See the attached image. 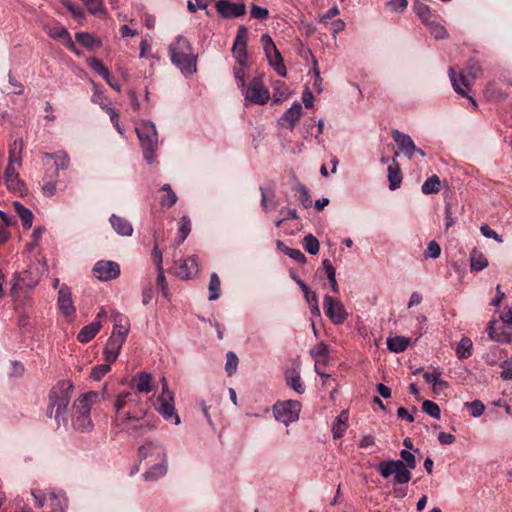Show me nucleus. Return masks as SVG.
<instances>
[{"label": "nucleus", "mask_w": 512, "mask_h": 512, "mask_svg": "<svg viewBox=\"0 0 512 512\" xmlns=\"http://www.w3.org/2000/svg\"><path fill=\"white\" fill-rule=\"evenodd\" d=\"M413 8L417 16L426 26L430 25L431 21H434V15L432 14L428 5L417 1L414 3Z\"/></svg>", "instance_id": "f704fd0d"}, {"label": "nucleus", "mask_w": 512, "mask_h": 512, "mask_svg": "<svg viewBox=\"0 0 512 512\" xmlns=\"http://www.w3.org/2000/svg\"><path fill=\"white\" fill-rule=\"evenodd\" d=\"M102 323L100 321H94L84 326L77 335V340L80 343L90 342L101 330Z\"/></svg>", "instance_id": "a878e982"}, {"label": "nucleus", "mask_w": 512, "mask_h": 512, "mask_svg": "<svg viewBox=\"0 0 512 512\" xmlns=\"http://www.w3.org/2000/svg\"><path fill=\"white\" fill-rule=\"evenodd\" d=\"M440 179L438 176L433 175L425 180L422 184V192L424 194H436L440 190Z\"/></svg>", "instance_id": "c03bdc74"}, {"label": "nucleus", "mask_w": 512, "mask_h": 512, "mask_svg": "<svg viewBox=\"0 0 512 512\" xmlns=\"http://www.w3.org/2000/svg\"><path fill=\"white\" fill-rule=\"evenodd\" d=\"M290 95L289 89L284 82L278 81L273 89V100L280 103L288 99Z\"/></svg>", "instance_id": "49530a36"}, {"label": "nucleus", "mask_w": 512, "mask_h": 512, "mask_svg": "<svg viewBox=\"0 0 512 512\" xmlns=\"http://www.w3.org/2000/svg\"><path fill=\"white\" fill-rule=\"evenodd\" d=\"M487 266H488V260L485 257V255L482 252L474 249L471 252V256H470L471 270L478 272V271L485 269Z\"/></svg>", "instance_id": "c9c22d12"}, {"label": "nucleus", "mask_w": 512, "mask_h": 512, "mask_svg": "<svg viewBox=\"0 0 512 512\" xmlns=\"http://www.w3.org/2000/svg\"><path fill=\"white\" fill-rule=\"evenodd\" d=\"M93 274L101 281L113 280L120 275V267L114 261H98L93 268Z\"/></svg>", "instance_id": "f3484780"}, {"label": "nucleus", "mask_w": 512, "mask_h": 512, "mask_svg": "<svg viewBox=\"0 0 512 512\" xmlns=\"http://www.w3.org/2000/svg\"><path fill=\"white\" fill-rule=\"evenodd\" d=\"M13 206L15 208L16 213L22 221L23 227L25 229H30L33 223L32 212L18 201H15L13 203Z\"/></svg>", "instance_id": "2f4dec72"}, {"label": "nucleus", "mask_w": 512, "mask_h": 512, "mask_svg": "<svg viewBox=\"0 0 512 512\" xmlns=\"http://www.w3.org/2000/svg\"><path fill=\"white\" fill-rule=\"evenodd\" d=\"M441 254V248L440 245L435 241L432 240L428 243L427 249L424 252V258H438Z\"/></svg>", "instance_id": "e2e57ef3"}, {"label": "nucleus", "mask_w": 512, "mask_h": 512, "mask_svg": "<svg viewBox=\"0 0 512 512\" xmlns=\"http://www.w3.org/2000/svg\"><path fill=\"white\" fill-rule=\"evenodd\" d=\"M221 282L216 273H212L209 282V300L214 301L220 297Z\"/></svg>", "instance_id": "37998d69"}, {"label": "nucleus", "mask_w": 512, "mask_h": 512, "mask_svg": "<svg viewBox=\"0 0 512 512\" xmlns=\"http://www.w3.org/2000/svg\"><path fill=\"white\" fill-rule=\"evenodd\" d=\"M238 357L237 355L232 352V351H229L226 355V365H225V370L228 374V376H231L233 373H235L236 369H237V366H238Z\"/></svg>", "instance_id": "13d9d810"}, {"label": "nucleus", "mask_w": 512, "mask_h": 512, "mask_svg": "<svg viewBox=\"0 0 512 512\" xmlns=\"http://www.w3.org/2000/svg\"><path fill=\"white\" fill-rule=\"evenodd\" d=\"M110 319L113 322L111 336L126 340L130 331L129 318L125 314L114 310L110 314Z\"/></svg>", "instance_id": "6ab92c4d"}, {"label": "nucleus", "mask_w": 512, "mask_h": 512, "mask_svg": "<svg viewBox=\"0 0 512 512\" xmlns=\"http://www.w3.org/2000/svg\"><path fill=\"white\" fill-rule=\"evenodd\" d=\"M465 71L472 80H475L482 75L483 69L478 61L471 59L467 62Z\"/></svg>", "instance_id": "3c124183"}, {"label": "nucleus", "mask_w": 512, "mask_h": 512, "mask_svg": "<svg viewBox=\"0 0 512 512\" xmlns=\"http://www.w3.org/2000/svg\"><path fill=\"white\" fill-rule=\"evenodd\" d=\"M57 306L61 314L69 322L74 320L76 308L72 299L71 289L66 284H62L58 290Z\"/></svg>", "instance_id": "f8f14e48"}, {"label": "nucleus", "mask_w": 512, "mask_h": 512, "mask_svg": "<svg viewBox=\"0 0 512 512\" xmlns=\"http://www.w3.org/2000/svg\"><path fill=\"white\" fill-rule=\"evenodd\" d=\"M131 420L126 422L125 424L120 425L121 429L127 432L130 436L138 438L145 435L147 432L151 431L155 424L150 420Z\"/></svg>", "instance_id": "aec40b11"}, {"label": "nucleus", "mask_w": 512, "mask_h": 512, "mask_svg": "<svg viewBox=\"0 0 512 512\" xmlns=\"http://www.w3.org/2000/svg\"><path fill=\"white\" fill-rule=\"evenodd\" d=\"M401 460H384L378 464L380 475L387 479L394 475L396 484H407L412 478V470L416 467V458L408 450H401Z\"/></svg>", "instance_id": "7ed1b4c3"}, {"label": "nucleus", "mask_w": 512, "mask_h": 512, "mask_svg": "<svg viewBox=\"0 0 512 512\" xmlns=\"http://www.w3.org/2000/svg\"><path fill=\"white\" fill-rule=\"evenodd\" d=\"M172 63L180 69L184 75H192L197 71V54L194 53L190 41L178 36L169 46Z\"/></svg>", "instance_id": "20e7f679"}, {"label": "nucleus", "mask_w": 512, "mask_h": 512, "mask_svg": "<svg viewBox=\"0 0 512 512\" xmlns=\"http://www.w3.org/2000/svg\"><path fill=\"white\" fill-rule=\"evenodd\" d=\"M89 13L99 18L107 17V10L104 7L103 0H81Z\"/></svg>", "instance_id": "473e14b6"}, {"label": "nucleus", "mask_w": 512, "mask_h": 512, "mask_svg": "<svg viewBox=\"0 0 512 512\" xmlns=\"http://www.w3.org/2000/svg\"><path fill=\"white\" fill-rule=\"evenodd\" d=\"M464 405H465V407H467L470 410L471 415L473 417L481 416L485 410V406L480 400L466 402Z\"/></svg>", "instance_id": "052dcab7"}, {"label": "nucleus", "mask_w": 512, "mask_h": 512, "mask_svg": "<svg viewBox=\"0 0 512 512\" xmlns=\"http://www.w3.org/2000/svg\"><path fill=\"white\" fill-rule=\"evenodd\" d=\"M110 224L111 226L113 227V229L115 230V232L121 236H131L132 233H133V227L131 225V223L121 217V216H118L116 214H112L110 216Z\"/></svg>", "instance_id": "393cba45"}, {"label": "nucleus", "mask_w": 512, "mask_h": 512, "mask_svg": "<svg viewBox=\"0 0 512 512\" xmlns=\"http://www.w3.org/2000/svg\"><path fill=\"white\" fill-rule=\"evenodd\" d=\"M302 115V106L299 102H294L293 105L283 114L280 121L288 123L287 127L292 130Z\"/></svg>", "instance_id": "cd10ccee"}, {"label": "nucleus", "mask_w": 512, "mask_h": 512, "mask_svg": "<svg viewBox=\"0 0 512 512\" xmlns=\"http://www.w3.org/2000/svg\"><path fill=\"white\" fill-rule=\"evenodd\" d=\"M301 404L297 400H288L276 403L273 406V413L276 420L288 425L299 418Z\"/></svg>", "instance_id": "1a4fd4ad"}, {"label": "nucleus", "mask_w": 512, "mask_h": 512, "mask_svg": "<svg viewBox=\"0 0 512 512\" xmlns=\"http://www.w3.org/2000/svg\"><path fill=\"white\" fill-rule=\"evenodd\" d=\"M448 75L451 80L454 91L460 94L461 96L468 98L471 105L474 107V109H476L478 107V104L476 100L469 95L471 84L469 83L465 74L463 72H460L457 76L454 68L450 67L448 70Z\"/></svg>", "instance_id": "4468645a"}, {"label": "nucleus", "mask_w": 512, "mask_h": 512, "mask_svg": "<svg viewBox=\"0 0 512 512\" xmlns=\"http://www.w3.org/2000/svg\"><path fill=\"white\" fill-rule=\"evenodd\" d=\"M388 180L389 188L395 190L400 187L402 182V174L395 157L392 159V163L388 166Z\"/></svg>", "instance_id": "c756f323"}, {"label": "nucleus", "mask_w": 512, "mask_h": 512, "mask_svg": "<svg viewBox=\"0 0 512 512\" xmlns=\"http://www.w3.org/2000/svg\"><path fill=\"white\" fill-rule=\"evenodd\" d=\"M175 274L182 280H189L198 274V262L195 256L180 259L175 264Z\"/></svg>", "instance_id": "a211bd4d"}, {"label": "nucleus", "mask_w": 512, "mask_h": 512, "mask_svg": "<svg viewBox=\"0 0 512 512\" xmlns=\"http://www.w3.org/2000/svg\"><path fill=\"white\" fill-rule=\"evenodd\" d=\"M89 13L99 18L107 17V10L104 7L103 0H81Z\"/></svg>", "instance_id": "72a5a7b5"}, {"label": "nucleus", "mask_w": 512, "mask_h": 512, "mask_svg": "<svg viewBox=\"0 0 512 512\" xmlns=\"http://www.w3.org/2000/svg\"><path fill=\"white\" fill-rule=\"evenodd\" d=\"M110 364L106 362L105 364L96 365L93 367L90 377L95 381H100L111 370Z\"/></svg>", "instance_id": "4d7b16f0"}, {"label": "nucleus", "mask_w": 512, "mask_h": 512, "mask_svg": "<svg viewBox=\"0 0 512 512\" xmlns=\"http://www.w3.org/2000/svg\"><path fill=\"white\" fill-rule=\"evenodd\" d=\"M422 410L426 414H428L429 416H431L435 419L440 418V415H441L440 407L438 406V404H436L435 402H433L431 400H425L422 403Z\"/></svg>", "instance_id": "864d4df0"}, {"label": "nucleus", "mask_w": 512, "mask_h": 512, "mask_svg": "<svg viewBox=\"0 0 512 512\" xmlns=\"http://www.w3.org/2000/svg\"><path fill=\"white\" fill-rule=\"evenodd\" d=\"M348 411L343 410L336 417L334 422L332 423V433L334 439H340L344 436L347 427H348Z\"/></svg>", "instance_id": "bb28decb"}, {"label": "nucleus", "mask_w": 512, "mask_h": 512, "mask_svg": "<svg viewBox=\"0 0 512 512\" xmlns=\"http://www.w3.org/2000/svg\"><path fill=\"white\" fill-rule=\"evenodd\" d=\"M286 381L288 386L294 389L298 394H303L305 388L301 381L300 375L297 371L293 370L291 372L286 373Z\"/></svg>", "instance_id": "a19ab883"}, {"label": "nucleus", "mask_w": 512, "mask_h": 512, "mask_svg": "<svg viewBox=\"0 0 512 512\" xmlns=\"http://www.w3.org/2000/svg\"><path fill=\"white\" fill-rule=\"evenodd\" d=\"M139 402V396L136 393L124 392L120 393L115 402L114 408L116 411V424L122 425L131 420H141L146 415L145 409L138 411L131 410Z\"/></svg>", "instance_id": "39448f33"}, {"label": "nucleus", "mask_w": 512, "mask_h": 512, "mask_svg": "<svg viewBox=\"0 0 512 512\" xmlns=\"http://www.w3.org/2000/svg\"><path fill=\"white\" fill-rule=\"evenodd\" d=\"M472 354V342L469 338H462L456 348V355L459 359H467Z\"/></svg>", "instance_id": "79ce46f5"}, {"label": "nucleus", "mask_w": 512, "mask_h": 512, "mask_svg": "<svg viewBox=\"0 0 512 512\" xmlns=\"http://www.w3.org/2000/svg\"><path fill=\"white\" fill-rule=\"evenodd\" d=\"M99 398V393L90 391L81 394L73 402L70 414L71 428L79 433H89L94 424L91 419L92 404Z\"/></svg>", "instance_id": "f03ea898"}, {"label": "nucleus", "mask_w": 512, "mask_h": 512, "mask_svg": "<svg viewBox=\"0 0 512 512\" xmlns=\"http://www.w3.org/2000/svg\"><path fill=\"white\" fill-rule=\"evenodd\" d=\"M50 512H65L67 499L64 494L50 493L49 495Z\"/></svg>", "instance_id": "e433bc0d"}, {"label": "nucleus", "mask_w": 512, "mask_h": 512, "mask_svg": "<svg viewBox=\"0 0 512 512\" xmlns=\"http://www.w3.org/2000/svg\"><path fill=\"white\" fill-rule=\"evenodd\" d=\"M167 472V465L165 461L153 465L148 471L143 474L146 481H154L164 476Z\"/></svg>", "instance_id": "58836bf2"}, {"label": "nucleus", "mask_w": 512, "mask_h": 512, "mask_svg": "<svg viewBox=\"0 0 512 512\" xmlns=\"http://www.w3.org/2000/svg\"><path fill=\"white\" fill-rule=\"evenodd\" d=\"M49 35L55 39L66 40L68 48H70L71 50H74L75 44L71 40L70 35L65 28H63V27L57 28L54 32H49Z\"/></svg>", "instance_id": "5fc2aeb1"}, {"label": "nucleus", "mask_w": 512, "mask_h": 512, "mask_svg": "<svg viewBox=\"0 0 512 512\" xmlns=\"http://www.w3.org/2000/svg\"><path fill=\"white\" fill-rule=\"evenodd\" d=\"M246 67L247 66L238 65V66L234 67V70H233L234 77H235V79L237 81V85L241 89H244L245 86H246V81H245Z\"/></svg>", "instance_id": "69168bd1"}, {"label": "nucleus", "mask_w": 512, "mask_h": 512, "mask_svg": "<svg viewBox=\"0 0 512 512\" xmlns=\"http://www.w3.org/2000/svg\"><path fill=\"white\" fill-rule=\"evenodd\" d=\"M409 339L403 336H395L387 339V347L390 351L401 353L407 349Z\"/></svg>", "instance_id": "4c0bfd02"}, {"label": "nucleus", "mask_w": 512, "mask_h": 512, "mask_svg": "<svg viewBox=\"0 0 512 512\" xmlns=\"http://www.w3.org/2000/svg\"><path fill=\"white\" fill-rule=\"evenodd\" d=\"M247 39L248 31L245 26H240L232 48L234 58L238 65L247 66Z\"/></svg>", "instance_id": "2eb2a0df"}, {"label": "nucleus", "mask_w": 512, "mask_h": 512, "mask_svg": "<svg viewBox=\"0 0 512 512\" xmlns=\"http://www.w3.org/2000/svg\"><path fill=\"white\" fill-rule=\"evenodd\" d=\"M136 133L143 149L144 159L151 164L156 159V149L158 144V135L156 127L151 122H142L137 128Z\"/></svg>", "instance_id": "423d86ee"}, {"label": "nucleus", "mask_w": 512, "mask_h": 512, "mask_svg": "<svg viewBox=\"0 0 512 512\" xmlns=\"http://www.w3.org/2000/svg\"><path fill=\"white\" fill-rule=\"evenodd\" d=\"M16 162L18 166L21 165L20 159H15L13 155H10L9 163L4 173V182L9 191L22 195L25 192V185L19 178L17 168L15 167Z\"/></svg>", "instance_id": "9d476101"}, {"label": "nucleus", "mask_w": 512, "mask_h": 512, "mask_svg": "<svg viewBox=\"0 0 512 512\" xmlns=\"http://www.w3.org/2000/svg\"><path fill=\"white\" fill-rule=\"evenodd\" d=\"M265 55L269 64L274 68L275 72L279 76L285 77L287 74V70L279 50L276 49V51H272V53H266Z\"/></svg>", "instance_id": "7c9ffc66"}, {"label": "nucleus", "mask_w": 512, "mask_h": 512, "mask_svg": "<svg viewBox=\"0 0 512 512\" xmlns=\"http://www.w3.org/2000/svg\"><path fill=\"white\" fill-rule=\"evenodd\" d=\"M140 460L152 458V460L166 461L164 448L156 442L148 441L138 450Z\"/></svg>", "instance_id": "412c9836"}, {"label": "nucleus", "mask_w": 512, "mask_h": 512, "mask_svg": "<svg viewBox=\"0 0 512 512\" xmlns=\"http://www.w3.org/2000/svg\"><path fill=\"white\" fill-rule=\"evenodd\" d=\"M244 95V104L248 106L250 104L264 105L270 99V92L265 87L262 77L253 78L244 89H242Z\"/></svg>", "instance_id": "0eeeda50"}, {"label": "nucleus", "mask_w": 512, "mask_h": 512, "mask_svg": "<svg viewBox=\"0 0 512 512\" xmlns=\"http://www.w3.org/2000/svg\"><path fill=\"white\" fill-rule=\"evenodd\" d=\"M501 378L504 381H508L512 379V360H506L501 363Z\"/></svg>", "instance_id": "774afa93"}, {"label": "nucleus", "mask_w": 512, "mask_h": 512, "mask_svg": "<svg viewBox=\"0 0 512 512\" xmlns=\"http://www.w3.org/2000/svg\"><path fill=\"white\" fill-rule=\"evenodd\" d=\"M329 354L328 346L320 342L311 350V356L316 360L327 358Z\"/></svg>", "instance_id": "bf43d9fd"}, {"label": "nucleus", "mask_w": 512, "mask_h": 512, "mask_svg": "<svg viewBox=\"0 0 512 512\" xmlns=\"http://www.w3.org/2000/svg\"><path fill=\"white\" fill-rule=\"evenodd\" d=\"M303 247L309 254L316 255L319 252L320 244L314 235L308 234L303 239Z\"/></svg>", "instance_id": "8fccbe9b"}, {"label": "nucleus", "mask_w": 512, "mask_h": 512, "mask_svg": "<svg viewBox=\"0 0 512 512\" xmlns=\"http://www.w3.org/2000/svg\"><path fill=\"white\" fill-rule=\"evenodd\" d=\"M40 281V274L35 265H30L23 272H15L13 274V283L10 294L13 297H18L23 288L33 289Z\"/></svg>", "instance_id": "6e6552de"}, {"label": "nucleus", "mask_w": 512, "mask_h": 512, "mask_svg": "<svg viewBox=\"0 0 512 512\" xmlns=\"http://www.w3.org/2000/svg\"><path fill=\"white\" fill-rule=\"evenodd\" d=\"M487 332L489 338L493 341L501 343H509L511 341V334L503 324H499L496 320L489 322Z\"/></svg>", "instance_id": "5701e85b"}, {"label": "nucleus", "mask_w": 512, "mask_h": 512, "mask_svg": "<svg viewBox=\"0 0 512 512\" xmlns=\"http://www.w3.org/2000/svg\"><path fill=\"white\" fill-rule=\"evenodd\" d=\"M74 385L71 380H60L51 387L48 393V405L46 416L54 418L58 425L62 421L67 427L68 421L65 417L66 410L71 401Z\"/></svg>", "instance_id": "f257e3e1"}, {"label": "nucleus", "mask_w": 512, "mask_h": 512, "mask_svg": "<svg viewBox=\"0 0 512 512\" xmlns=\"http://www.w3.org/2000/svg\"><path fill=\"white\" fill-rule=\"evenodd\" d=\"M76 40L87 48L99 47L101 42L92 34L80 32L75 35Z\"/></svg>", "instance_id": "a18cd8bd"}, {"label": "nucleus", "mask_w": 512, "mask_h": 512, "mask_svg": "<svg viewBox=\"0 0 512 512\" xmlns=\"http://www.w3.org/2000/svg\"><path fill=\"white\" fill-rule=\"evenodd\" d=\"M427 27L436 39H443L447 36V31L444 26L440 25L435 20L431 21L430 25H427Z\"/></svg>", "instance_id": "680f3d73"}, {"label": "nucleus", "mask_w": 512, "mask_h": 512, "mask_svg": "<svg viewBox=\"0 0 512 512\" xmlns=\"http://www.w3.org/2000/svg\"><path fill=\"white\" fill-rule=\"evenodd\" d=\"M392 138L398 148L411 160L417 150L412 138L408 134L402 133L396 129L392 131Z\"/></svg>", "instance_id": "4be33fe9"}, {"label": "nucleus", "mask_w": 512, "mask_h": 512, "mask_svg": "<svg viewBox=\"0 0 512 512\" xmlns=\"http://www.w3.org/2000/svg\"><path fill=\"white\" fill-rule=\"evenodd\" d=\"M62 4L71 13V15L75 19H77V20L84 19V17H85L84 11L82 10V8L79 5L74 4L69 0H62Z\"/></svg>", "instance_id": "6e6d98bb"}, {"label": "nucleus", "mask_w": 512, "mask_h": 512, "mask_svg": "<svg viewBox=\"0 0 512 512\" xmlns=\"http://www.w3.org/2000/svg\"><path fill=\"white\" fill-rule=\"evenodd\" d=\"M132 381L136 383L135 388L137 392L149 393L152 391L153 377L150 373L145 371L140 372Z\"/></svg>", "instance_id": "c85d7f7f"}, {"label": "nucleus", "mask_w": 512, "mask_h": 512, "mask_svg": "<svg viewBox=\"0 0 512 512\" xmlns=\"http://www.w3.org/2000/svg\"><path fill=\"white\" fill-rule=\"evenodd\" d=\"M124 342L125 340L110 335L104 347V358L106 362L113 363L117 360Z\"/></svg>", "instance_id": "b1692460"}, {"label": "nucleus", "mask_w": 512, "mask_h": 512, "mask_svg": "<svg viewBox=\"0 0 512 512\" xmlns=\"http://www.w3.org/2000/svg\"><path fill=\"white\" fill-rule=\"evenodd\" d=\"M155 409L166 421H171L174 425L181 423L174 405V394L159 395Z\"/></svg>", "instance_id": "9b49d317"}, {"label": "nucleus", "mask_w": 512, "mask_h": 512, "mask_svg": "<svg viewBox=\"0 0 512 512\" xmlns=\"http://www.w3.org/2000/svg\"><path fill=\"white\" fill-rule=\"evenodd\" d=\"M298 192H299V200H300L301 204L303 205V207L306 209L311 207L312 200H311L308 189L305 186L300 185L298 188Z\"/></svg>", "instance_id": "338daca9"}, {"label": "nucleus", "mask_w": 512, "mask_h": 512, "mask_svg": "<svg viewBox=\"0 0 512 512\" xmlns=\"http://www.w3.org/2000/svg\"><path fill=\"white\" fill-rule=\"evenodd\" d=\"M160 191L164 193L160 200V205L162 207L171 208L173 205H175L178 198L175 192L172 190L170 184H164Z\"/></svg>", "instance_id": "ea45409f"}, {"label": "nucleus", "mask_w": 512, "mask_h": 512, "mask_svg": "<svg viewBox=\"0 0 512 512\" xmlns=\"http://www.w3.org/2000/svg\"><path fill=\"white\" fill-rule=\"evenodd\" d=\"M323 305L325 314L335 325H340L345 322L348 317V313L340 301L335 300L329 295H325Z\"/></svg>", "instance_id": "ddd939ff"}, {"label": "nucleus", "mask_w": 512, "mask_h": 512, "mask_svg": "<svg viewBox=\"0 0 512 512\" xmlns=\"http://www.w3.org/2000/svg\"><path fill=\"white\" fill-rule=\"evenodd\" d=\"M217 12L223 18H239L246 14L244 2H230L229 0H218L215 4Z\"/></svg>", "instance_id": "dca6fc26"}, {"label": "nucleus", "mask_w": 512, "mask_h": 512, "mask_svg": "<svg viewBox=\"0 0 512 512\" xmlns=\"http://www.w3.org/2000/svg\"><path fill=\"white\" fill-rule=\"evenodd\" d=\"M55 175L54 178L58 177V170H66L70 165V158L65 151H57L55 156Z\"/></svg>", "instance_id": "09e8293b"}, {"label": "nucleus", "mask_w": 512, "mask_h": 512, "mask_svg": "<svg viewBox=\"0 0 512 512\" xmlns=\"http://www.w3.org/2000/svg\"><path fill=\"white\" fill-rule=\"evenodd\" d=\"M191 232V222L187 216H183L179 222L178 244H181Z\"/></svg>", "instance_id": "603ef678"}, {"label": "nucleus", "mask_w": 512, "mask_h": 512, "mask_svg": "<svg viewBox=\"0 0 512 512\" xmlns=\"http://www.w3.org/2000/svg\"><path fill=\"white\" fill-rule=\"evenodd\" d=\"M251 17L258 20H266L269 17V11L267 8L260 7L256 4L251 5L250 11Z\"/></svg>", "instance_id": "0e129e2a"}, {"label": "nucleus", "mask_w": 512, "mask_h": 512, "mask_svg": "<svg viewBox=\"0 0 512 512\" xmlns=\"http://www.w3.org/2000/svg\"><path fill=\"white\" fill-rule=\"evenodd\" d=\"M87 64L91 70H93L96 74L101 76L102 78H107L110 73L108 68L95 57H91L87 59Z\"/></svg>", "instance_id": "de8ad7c7"}]
</instances>
